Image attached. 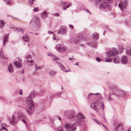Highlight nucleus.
Listing matches in <instances>:
<instances>
[{
  "label": "nucleus",
  "mask_w": 131,
  "mask_h": 131,
  "mask_svg": "<svg viewBox=\"0 0 131 131\" xmlns=\"http://www.w3.org/2000/svg\"><path fill=\"white\" fill-rule=\"evenodd\" d=\"M35 95V93L34 92H31L26 100V103L27 104L26 110L29 115H31L34 112V104L32 99L34 97Z\"/></svg>",
  "instance_id": "1"
},
{
  "label": "nucleus",
  "mask_w": 131,
  "mask_h": 131,
  "mask_svg": "<svg viewBox=\"0 0 131 131\" xmlns=\"http://www.w3.org/2000/svg\"><path fill=\"white\" fill-rule=\"evenodd\" d=\"M90 106L96 111H97L100 108H101L102 110L104 108V105L103 103L99 100L92 102L90 104Z\"/></svg>",
  "instance_id": "2"
},
{
  "label": "nucleus",
  "mask_w": 131,
  "mask_h": 131,
  "mask_svg": "<svg viewBox=\"0 0 131 131\" xmlns=\"http://www.w3.org/2000/svg\"><path fill=\"white\" fill-rule=\"evenodd\" d=\"M105 2H102L99 5V8L100 9L108 11H110L111 9V6L106 3H110L112 2V0H104Z\"/></svg>",
  "instance_id": "3"
},
{
  "label": "nucleus",
  "mask_w": 131,
  "mask_h": 131,
  "mask_svg": "<svg viewBox=\"0 0 131 131\" xmlns=\"http://www.w3.org/2000/svg\"><path fill=\"white\" fill-rule=\"evenodd\" d=\"M78 124L76 123L72 124L66 123L64 127L68 131H75L76 129V126Z\"/></svg>",
  "instance_id": "4"
},
{
  "label": "nucleus",
  "mask_w": 131,
  "mask_h": 131,
  "mask_svg": "<svg viewBox=\"0 0 131 131\" xmlns=\"http://www.w3.org/2000/svg\"><path fill=\"white\" fill-rule=\"evenodd\" d=\"M56 49L57 51L60 53H62L67 50V47L61 44H57L56 46Z\"/></svg>",
  "instance_id": "5"
},
{
  "label": "nucleus",
  "mask_w": 131,
  "mask_h": 131,
  "mask_svg": "<svg viewBox=\"0 0 131 131\" xmlns=\"http://www.w3.org/2000/svg\"><path fill=\"white\" fill-rule=\"evenodd\" d=\"M34 23L36 24L37 27L38 28H39L41 26V24L39 19L36 17L32 18L30 23V24H33Z\"/></svg>",
  "instance_id": "6"
},
{
  "label": "nucleus",
  "mask_w": 131,
  "mask_h": 131,
  "mask_svg": "<svg viewBox=\"0 0 131 131\" xmlns=\"http://www.w3.org/2000/svg\"><path fill=\"white\" fill-rule=\"evenodd\" d=\"M118 52L117 49L114 48H112V50H110L108 52H107V56L108 57H110L112 56L113 57L116 55L118 54Z\"/></svg>",
  "instance_id": "7"
},
{
  "label": "nucleus",
  "mask_w": 131,
  "mask_h": 131,
  "mask_svg": "<svg viewBox=\"0 0 131 131\" xmlns=\"http://www.w3.org/2000/svg\"><path fill=\"white\" fill-rule=\"evenodd\" d=\"M112 92L115 93V95L117 97H120L121 96H124L125 95L124 92L122 91L118 90L116 88L112 89Z\"/></svg>",
  "instance_id": "8"
},
{
  "label": "nucleus",
  "mask_w": 131,
  "mask_h": 131,
  "mask_svg": "<svg viewBox=\"0 0 131 131\" xmlns=\"http://www.w3.org/2000/svg\"><path fill=\"white\" fill-rule=\"evenodd\" d=\"M128 2L126 0L121 1L118 5V7L121 10H123L127 7Z\"/></svg>",
  "instance_id": "9"
},
{
  "label": "nucleus",
  "mask_w": 131,
  "mask_h": 131,
  "mask_svg": "<svg viewBox=\"0 0 131 131\" xmlns=\"http://www.w3.org/2000/svg\"><path fill=\"white\" fill-rule=\"evenodd\" d=\"M67 29L66 27L64 26H62L60 27L58 33L59 34H64L66 33Z\"/></svg>",
  "instance_id": "10"
},
{
  "label": "nucleus",
  "mask_w": 131,
  "mask_h": 131,
  "mask_svg": "<svg viewBox=\"0 0 131 131\" xmlns=\"http://www.w3.org/2000/svg\"><path fill=\"white\" fill-rule=\"evenodd\" d=\"M8 119L10 123H11L12 125H13L15 123V117L14 115H13L12 118H8Z\"/></svg>",
  "instance_id": "11"
},
{
  "label": "nucleus",
  "mask_w": 131,
  "mask_h": 131,
  "mask_svg": "<svg viewBox=\"0 0 131 131\" xmlns=\"http://www.w3.org/2000/svg\"><path fill=\"white\" fill-rule=\"evenodd\" d=\"M121 62L123 64H126L127 63L128 59L126 56H124L122 57L121 59Z\"/></svg>",
  "instance_id": "12"
},
{
  "label": "nucleus",
  "mask_w": 131,
  "mask_h": 131,
  "mask_svg": "<svg viewBox=\"0 0 131 131\" xmlns=\"http://www.w3.org/2000/svg\"><path fill=\"white\" fill-rule=\"evenodd\" d=\"M114 128L115 131H118V129L119 130H122L124 128L122 125L119 124H116V127H115Z\"/></svg>",
  "instance_id": "13"
},
{
  "label": "nucleus",
  "mask_w": 131,
  "mask_h": 131,
  "mask_svg": "<svg viewBox=\"0 0 131 131\" xmlns=\"http://www.w3.org/2000/svg\"><path fill=\"white\" fill-rule=\"evenodd\" d=\"M8 34L7 35H5L4 36L3 39V44L4 46H5V45L7 42L8 40Z\"/></svg>",
  "instance_id": "14"
},
{
  "label": "nucleus",
  "mask_w": 131,
  "mask_h": 131,
  "mask_svg": "<svg viewBox=\"0 0 131 131\" xmlns=\"http://www.w3.org/2000/svg\"><path fill=\"white\" fill-rule=\"evenodd\" d=\"M27 64L29 66H31L34 65L35 63V62L32 60H26Z\"/></svg>",
  "instance_id": "15"
},
{
  "label": "nucleus",
  "mask_w": 131,
  "mask_h": 131,
  "mask_svg": "<svg viewBox=\"0 0 131 131\" xmlns=\"http://www.w3.org/2000/svg\"><path fill=\"white\" fill-rule=\"evenodd\" d=\"M57 64L59 65L61 69L63 71H64L65 67L61 62H57Z\"/></svg>",
  "instance_id": "16"
},
{
  "label": "nucleus",
  "mask_w": 131,
  "mask_h": 131,
  "mask_svg": "<svg viewBox=\"0 0 131 131\" xmlns=\"http://www.w3.org/2000/svg\"><path fill=\"white\" fill-rule=\"evenodd\" d=\"M41 16L43 19H45L47 16V12L46 11H45L42 13L41 14Z\"/></svg>",
  "instance_id": "17"
},
{
  "label": "nucleus",
  "mask_w": 131,
  "mask_h": 131,
  "mask_svg": "<svg viewBox=\"0 0 131 131\" xmlns=\"http://www.w3.org/2000/svg\"><path fill=\"white\" fill-rule=\"evenodd\" d=\"M79 116L81 117V118L83 119H86V117L85 116H84L83 114L80 112L77 115V118L79 117Z\"/></svg>",
  "instance_id": "18"
},
{
  "label": "nucleus",
  "mask_w": 131,
  "mask_h": 131,
  "mask_svg": "<svg viewBox=\"0 0 131 131\" xmlns=\"http://www.w3.org/2000/svg\"><path fill=\"white\" fill-rule=\"evenodd\" d=\"M8 69L9 72L10 73L13 72L14 71V69L13 65L10 63L8 66Z\"/></svg>",
  "instance_id": "19"
},
{
  "label": "nucleus",
  "mask_w": 131,
  "mask_h": 131,
  "mask_svg": "<svg viewBox=\"0 0 131 131\" xmlns=\"http://www.w3.org/2000/svg\"><path fill=\"white\" fill-rule=\"evenodd\" d=\"M113 59L114 62L115 63H118L119 62L120 58L118 57H116Z\"/></svg>",
  "instance_id": "20"
},
{
  "label": "nucleus",
  "mask_w": 131,
  "mask_h": 131,
  "mask_svg": "<svg viewBox=\"0 0 131 131\" xmlns=\"http://www.w3.org/2000/svg\"><path fill=\"white\" fill-rule=\"evenodd\" d=\"M93 39L97 40L99 37V34L96 32L94 33L93 35Z\"/></svg>",
  "instance_id": "21"
},
{
  "label": "nucleus",
  "mask_w": 131,
  "mask_h": 131,
  "mask_svg": "<svg viewBox=\"0 0 131 131\" xmlns=\"http://www.w3.org/2000/svg\"><path fill=\"white\" fill-rule=\"evenodd\" d=\"M23 40L25 42H28L29 41V38L27 35H25L22 37Z\"/></svg>",
  "instance_id": "22"
},
{
  "label": "nucleus",
  "mask_w": 131,
  "mask_h": 131,
  "mask_svg": "<svg viewBox=\"0 0 131 131\" xmlns=\"http://www.w3.org/2000/svg\"><path fill=\"white\" fill-rule=\"evenodd\" d=\"M14 65L16 67L20 68L21 66L20 63L18 61H16L14 63Z\"/></svg>",
  "instance_id": "23"
},
{
  "label": "nucleus",
  "mask_w": 131,
  "mask_h": 131,
  "mask_svg": "<svg viewBox=\"0 0 131 131\" xmlns=\"http://www.w3.org/2000/svg\"><path fill=\"white\" fill-rule=\"evenodd\" d=\"M5 23L3 20H1L0 21V28H2L5 25Z\"/></svg>",
  "instance_id": "24"
},
{
  "label": "nucleus",
  "mask_w": 131,
  "mask_h": 131,
  "mask_svg": "<svg viewBox=\"0 0 131 131\" xmlns=\"http://www.w3.org/2000/svg\"><path fill=\"white\" fill-rule=\"evenodd\" d=\"M44 67V65L40 66H37V65H36L35 66V70H37L43 68Z\"/></svg>",
  "instance_id": "25"
},
{
  "label": "nucleus",
  "mask_w": 131,
  "mask_h": 131,
  "mask_svg": "<svg viewBox=\"0 0 131 131\" xmlns=\"http://www.w3.org/2000/svg\"><path fill=\"white\" fill-rule=\"evenodd\" d=\"M94 121L97 123L99 125H100V124H101L103 126V127L106 129H107V127L105 126V125H104L103 124H102V123H101L99 121H97V120L95 119L94 120Z\"/></svg>",
  "instance_id": "26"
},
{
  "label": "nucleus",
  "mask_w": 131,
  "mask_h": 131,
  "mask_svg": "<svg viewBox=\"0 0 131 131\" xmlns=\"http://www.w3.org/2000/svg\"><path fill=\"white\" fill-rule=\"evenodd\" d=\"M57 72L54 70L51 71L49 73V74L51 76H53L54 75L56 74L57 73Z\"/></svg>",
  "instance_id": "27"
},
{
  "label": "nucleus",
  "mask_w": 131,
  "mask_h": 131,
  "mask_svg": "<svg viewBox=\"0 0 131 131\" xmlns=\"http://www.w3.org/2000/svg\"><path fill=\"white\" fill-rule=\"evenodd\" d=\"M19 118L21 120L23 119H25L26 118V116L24 114H21L19 116Z\"/></svg>",
  "instance_id": "28"
},
{
  "label": "nucleus",
  "mask_w": 131,
  "mask_h": 131,
  "mask_svg": "<svg viewBox=\"0 0 131 131\" xmlns=\"http://www.w3.org/2000/svg\"><path fill=\"white\" fill-rule=\"evenodd\" d=\"M75 113V112L74 111L72 112L69 115V116L68 117L69 118H71L73 117H74V114Z\"/></svg>",
  "instance_id": "29"
},
{
  "label": "nucleus",
  "mask_w": 131,
  "mask_h": 131,
  "mask_svg": "<svg viewBox=\"0 0 131 131\" xmlns=\"http://www.w3.org/2000/svg\"><path fill=\"white\" fill-rule=\"evenodd\" d=\"M0 56L1 57V58H2V59H7V58H6L5 57L3 53L2 52V50H1L0 51Z\"/></svg>",
  "instance_id": "30"
},
{
  "label": "nucleus",
  "mask_w": 131,
  "mask_h": 131,
  "mask_svg": "<svg viewBox=\"0 0 131 131\" xmlns=\"http://www.w3.org/2000/svg\"><path fill=\"white\" fill-rule=\"evenodd\" d=\"M50 56H51V57L53 58V59L54 60H58V57H57L56 56L52 54H51V55H50Z\"/></svg>",
  "instance_id": "31"
},
{
  "label": "nucleus",
  "mask_w": 131,
  "mask_h": 131,
  "mask_svg": "<svg viewBox=\"0 0 131 131\" xmlns=\"http://www.w3.org/2000/svg\"><path fill=\"white\" fill-rule=\"evenodd\" d=\"M27 60H29V59H32V56L29 54H28L26 57Z\"/></svg>",
  "instance_id": "32"
},
{
  "label": "nucleus",
  "mask_w": 131,
  "mask_h": 131,
  "mask_svg": "<svg viewBox=\"0 0 131 131\" xmlns=\"http://www.w3.org/2000/svg\"><path fill=\"white\" fill-rule=\"evenodd\" d=\"M127 53L131 56V49H128L127 50Z\"/></svg>",
  "instance_id": "33"
},
{
  "label": "nucleus",
  "mask_w": 131,
  "mask_h": 131,
  "mask_svg": "<svg viewBox=\"0 0 131 131\" xmlns=\"http://www.w3.org/2000/svg\"><path fill=\"white\" fill-rule=\"evenodd\" d=\"M2 130H5L6 131H8V130L5 127L3 126L2 127V128H0V131H2Z\"/></svg>",
  "instance_id": "34"
},
{
  "label": "nucleus",
  "mask_w": 131,
  "mask_h": 131,
  "mask_svg": "<svg viewBox=\"0 0 131 131\" xmlns=\"http://www.w3.org/2000/svg\"><path fill=\"white\" fill-rule=\"evenodd\" d=\"M92 42H88L87 43V44L88 45H89V46H92L93 48H96V46H92Z\"/></svg>",
  "instance_id": "35"
},
{
  "label": "nucleus",
  "mask_w": 131,
  "mask_h": 131,
  "mask_svg": "<svg viewBox=\"0 0 131 131\" xmlns=\"http://www.w3.org/2000/svg\"><path fill=\"white\" fill-rule=\"evenodd\" d=\"M110 95H108V99L109 101H112L114 100V99L113 98H112Z\"/></svg>",
  "instance_id": "36"
},
{
  "label": "nucleus",
  "mask_w": 131,
  "mask_h": 131,
  "mask_svg": "<svg viewBox=\"0 0 131 131\" xmlns=\"http://www.w3.org/2000/svg\"><path fill=\"white\" fill-rule=\"evenodd\" d=\"M112 61V59H106L105 60V61L106 62H111Z\"/></svg>",
  "instance_id": "37"
},
{
  "label": "nucleus",
  "mask_w": 131,
  "mask_h": 131,
  "mask_svg": "<svg viewBox=\"0 0 131 131\" xmlns=\"http://www.w3.org/2000/svg\"><path fill=\"white\" fill-rule=\"evenodd\" d=\"M36 0H29V3L30 5H31Z\"/></svg>",
  "instance_id": "38"
},
{
  "label": "nucleus",
  "mask_w": 131,
  "mask_h": 131,
  "mask_svg": "<svg viewBox=\"0 0 131 131\" xmlns=\"http://www.w3.org/2000/svg\"><path fill=\"white\" fill-rule=\"evenodd\" d=\"M100 94L99 93H95V94H93L92 93H90L88 95L89 96H91L93 95H99Z\"/></svg>",
  "instance_id": "39"
},
{
  "label": "nucleus",
  "mask_w": 131,
  "mask_h": 131,
  "mask_svg": "<svg viewBox=\"0 0 131 131\" xmlns=\"http://www.w3.org/2000/svg\"><path fill=\"white\" fill-rule=\"evenodd\" d=\"M39 10V9L38 8L34 7V9H33V10L35 12H37Z\"/></svg>",
  "instance_id": "40"
},
{
  "label": "nucleus",
  "mask_w": 131,
  "mask_h": 131,
  "mask_svg": "<svg viewBox=\"0 0 131 131\" xmlns=\"http://www.w3.org/2000/svg\"><path fill=\"white\" fill-rule=\"evenodd\" d=\"M17 30L19 32H21L22 33H23L24 32V30L20 28H18L17 29Z\"/></svg>",
  "instance_id": "41"
},
{
  "label": "nucleus",
  "mask_w": 131,
  "mask_h": 131,
  "mask_svg": "<svg viewBox=\"0 0 131 131\" xmlns=\"http://www.w3.org/2000/svg\"><path fill=\"white\" fill-rule=\"evenodd\" d=\"M96 4H99L101 1V0H94Z\"/></svg>",
  "instance_id": "42"
},
{
  "label": "nucleus",
  "mask_w": 131,
  "mask_h": 131,
  "mask_svg": "<svg viewBox=\"0 0 131 131\" xmlns=\"http://www.w3.org/2000/svg\"><path fill=\"white\" fill-rule=\"evenodd\" d=\"M79 41V38L78 37L77 39L74 40V42L75 43H77Z\"/></svg>",
  "instance_id": "43"
},
{
  "label": "nucleus",
  "mask_w": 131,
  "mask_h": 131,
  "mask_svg": "<svg viewBox=\"0 0 131 131\" xmlns=\"http://www.w3.org/2000/svg\"><path fill=\"white\" fill-rule=\"evenodd\" d=\"M12 1V0H7L6 1V2L7 4L9 5L10 4Z\"/></svg>",
  "instance_id": "44"
},
{
  "label": "nucleus",
  "mask_w": 131,
  "mask_h": 131,
  "mask_svg": "<svg viewBox=\"0 0 131 131\" xmlns=\"http://www.w3.org/2000/svg\"><path fill=\"white\" fill-rule=\"evenodd\" d=\"M66 3L65 2H61V4L63 6H65L66 4Z\"/></svg>",
  "instance_id": "45"
},
{
  "label": "nucleus",
  "mask_w": 131,
  "mask_h": 131,
  "mask_svg": "<svg viewBox=\"0 0 131 131\" xmlns=\"http://www.w3.org/2000/svg\"><path fill=\"white\" fill-rule=\"evenodd\" d=\"M69 26L70 29H73L74 28L73 26L71 25H69Z\"/></svg>",
  "instance_id": "46"
},
{
  "label": "nucleus",
  "mask_w": 131,
  "mask_h": 131,
  "mask_svg": "<svg viewBox=\"0 0 131 131\" xmlns=\"http://www.w3.org/2000/svg\"><path fill=\"white\" fill-rule=\"evenodd\" d=\"M84 10L85 11L87 12L88 13H89L90 14H91V13H90V12L87 9H84Z\"/></svg>",
  "instance_id": "47"
},
{
  "label": "nucleus",
  "mask_w": 131,
  "mask_h": 131,
  "mask_svg": "<svg viewBox=\"0 0 131 131\" xmlns=\"http://www.w3.org/2000/svg\"><path fill=\"white\" fill-rule=\"evenodd\" d=\"M21 120L25 124L27 125L26 122V121H25V119H22V120Z\"/></svg>",
  "instance_id": "48"
},
{
  "label": "nucleus",
  "mask_w": 131,
  "mask_h": 131,
  "mask_svg": "<svg viewBox=\"0 0 131 131\" xmlns=\"http://www.w3.org/2000/svg\"><path fill=\"white\" fill-rule=\"evenodd\" d=\"M96 60L98 62H100L101 60L100 59L99 57H97L96 58Z\"/></svg>",
  "instance_id": "49"
},
{
  "label": "nucleus",
  "mask_w": 131,
  "mask_h": 131,
  "mask_svg": "<svg viewBox=\"0 0 131 131\" xmlns=\"http://www.w3.org/2000/svg\"><path fill=\"white\" fill-rule=\"evenodd\" d=\"M71 3H70L66 7L67 8H69L70 6H71Z\"/></svg>",
  "instance_id": "50"
},
{
  "label": "nucleus",
  "mask_w": 131,
  "mask_h": 131,
  "mask_svg": "<svg viewBox=\"0 0 131 131\" xmlns=\"http://www.w3.org/2000/svg\"><path fill=\"white\" fill-rule=\"evenodd\" d=\"M19 93L20 95H22V91L21 90H20L19 91Z\"/></svg>",
  "instance_id": "51"
},
{
  "label": "nucleus",
  "mask_w": 131,
  "mask_h": 131,
  "mask_svg": "<svg viewBox=\"0 0 131 131\" xmlns=\"http://www.w3.org/2000/svg\"><path fill=\"white\" fill-rule=\"evenodd\" d=\"M48 33L49 34H54L51 31H48Z\"/></svg>",
  "instance_id": "52"
},
{
  "label": "nucleus",
  "mask_w": 131,
  "mask_h": 131,
  "mask_svg": "<svg viewBox=\"0 0 131 131\" xmlns=\"http://www.w3.org/2000/svg\"><path fill=\"white\" fill-rule=\"evenodd\" d=\"M114 93H109L108 94V95H110L111 96V95H115V92H114Z\"/></svg>",
  "instance_id": "53"
},
{
  "label": "nucleus",
  "mask_w": 131,
  "mask_h": 131,
  "mask_svg": "<svg viewBox=\"0 0 131 131\" xmlns=\"http://www.w3.org/2000/svg\"><path fill=\"white\" fill-rule=\"evenodd\" d=\"M59 15H60L59 14L57 13H56L54 14L55 16H56L58 17H59Z\"/></svg>",
  "instance_id": "54"
},
{
  "label": "nucleus",
  "mask_w": 131,
  "mask_h": 131,
  "mask_svg": "<svg viewBox=\"0 0 131 131\" xmlns=\"http://www.w3.org/2000/svg\"><path fill=\"white\" fill-rule=\"evenodd\" d=\"M67 8L66 6L65 7H63L62 8L64 10H65L66 9H67Z\"/></svg>",
  "instance_id": "55"
},
{
  "label": "nucleus",
  "mask_w": 131,
  "mask_h": 131,
  "mask_svg": "<svg viewBox=\"0 0 131 131\" xmlns=\"http://www.w3.org/2000/svg\"><path fill=\"white\" fill-rule=\"evenodd\" d=\"M53 39L54 40H55L56 39L55 37L54 36L53 37Z\"/></svg>",
  "instance_id": "56"
},
{
  "label": "nucleus",
  "mask_w": 131,
  "mask_h": 131,
  "mask_svg": "<svg viewBox=\"0 0 131 131\" xmlns=\"http://www.w3.org/2000/svg\"><path fill=\"white\" fill-rule=\"evenodd\" d=\"M128 131H131V128H128Z\"/></svg>",
  "instance_id": "57"
},
{
  "label": "nucleus",
  "mask_w": 131,
  "mask_h": 131,
  "mask_svg": "<svg viewBox=\"0 0 131 131\" xmlns=\"http://www.w3.org/2000/svg\"><path fill=\"white\" fill-rule=\"evenodd\" d=\"M78 62H76L74 64L77 65V66H78Z\"/></svg>",
  "instance_id": "58"
},
{
  "label": "nucleus",
  "mask_w": 131,
  "mask_h": 131,
  "mask_svg": "<svg viewBox=\"0 0 131 131\" xmlns=\"http://www.w3.org/2000/svg\"><path fill=\"white\" fill-rule=\"evenodd\" d=\"M34 34H35V35H38V33H34Z\"/></svg>",
  "instance_id": "59"
},
{
  "label": "nucleus",
  "mask_w": 131,
  "mask_h": 131,
  "mask_svg": "<svg viewBox=\"0 0 131 131\" xmlns=\"http://www.w3.org/2000/svg\"><path fill=\"white\" fill-rule=\"evenodd\" d=\"M58 118L59 119L60 121L61 120V118L59 117V116L58 117Z\"/></svg>",
  "instance_id": "60"
},
{
  "label": "nucleus",
  "mask_w": 131,
  "mask_h": 131,
  "mask_svg": "<svg viewBox=\"0 0 131 131\" xmlns=\"http://www.w3.org/2000/svg\"><path fill=\"white\" fill-rule=\"evenodd\" d=\"M105 32H106V31L105 30L104 31L103 33V35H105Z\"/></svg>",
  "instance_id": "61"
},
{
  "label": "nucleus",
  "mask_w": 131,
  "mask_h": 131,
  "mask_svg": "<svg viewBox=\"0 0 131 131\" xmlns=\"http://www.w3.org/2000/svg\"><path fill=\"white\" fill-rule=\"evenodd\" d=\"M59 131H63V130L62 129H61L59 130Z\"/></svg>",
  "instance_id": "62"
},
{
  "label": "nucleus",
  "mask_w": 131,
  "mask_h": 131,
  "mask_svg": "<svg viewBox=\"0 0 131 131\" xmlns=\"http://www.w3.org/2000/svg\"><path fill=\"white\" fill-rule=\"evenodd\" d=\"M73 59V58H69V59L70 60H71L72 59Z\"/></svg>",
  "instance_id": "63"
},
{
  "label": "nucleus",
  "mask_w": 131,
  "mask_h": 131,
  "mask_svg": "<svg viewBox=\"0 0 131 131\" xmlns=\"http://www.w3.org/2000/svg\"><path fill=\"white\" fill-rule=\"evenodd\" d=\"M83 44H81L80 45V46H83Z\"/></svg>",
  "instance_id": "64"
}]
</instances>
